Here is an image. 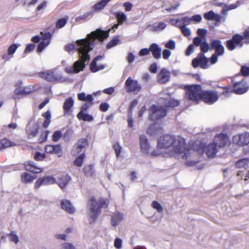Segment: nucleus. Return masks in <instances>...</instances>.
Returning a JSON list of instances; mask_svg holds the SVG:
<instances>
[{
  "label": "nucleus",
  "mask_w": 249,
  "mask_h": 249,
  "mask_svg": "<svg viewBox=\"0 0 249 249\" xmlns=\"http://www.w3.org/2000/svg\"><path fill=\"white\" fill-rule=\"evenodd\" d=\"M110 29L104 31L97 29L88 34L87 37L77 40L76 45L68 44L65 46V50L70 53L76 48L79 53L80 59L75 61L73 66H68L65 69V71L69 74L77 73L83 71L86 66V63L90 59L89 53L93 50L95 45L99 42H103L109 36Z\"/></svg>",
  "instance_id": "obj_1"
},
{
  "label": "nucleus",
  "mask_w": 249,
  "mask_h": 249,
  "mask_svg": "<svg viewBox=\"0 0 249 249\" xmlns=\"http://www.w3.org/2000/svg\"><path fill=\"white\" fill-rule=\"evenodd\" d=\"M169 150L171 156L181 155L183 160H187L190 153L189 148H186L185 139L179 136L164 135L161 136L157 143V149L151 152L153 156H158L163 153L162 150Z\"/></svg>",
  "instance_id": "obj_2"
},
{
  "label": "nucleus",
  "mask_w": 249,
  "mask_h": 249,
  "mask_svg": "<svg viewBox=\"0 0 249 249\" xmlns=\"http://www.w3.org/2000/svg\"><path fill=\"white\" fill-rule=\"evenodd\" d=\"M218 146L213 142L205 147V144L202 142H194L190 146L189 150L190 153L188 156L189 158L185 161V164L188 166H193L196 165L198 161L190 160L191 157L196 155H202L205 152L208 158H213L216 155L217 152V148Z\"/></svg>",
  "instance_id": "obj_3"
},
{
  "label": "nucleus",
  "mask_w": 249,
  "mask_h": 249,
  "mask_svg": "<svg viewBox=\"0 0 249 249\" xmlns=\"http://www.w3.org/2000/svg\"><path fill=\"white\" fill-rule=\"evenodd\" d=\"M109 203V201L107 198H100L97 200L94 197H91L89 207V222L90 223L95 222L100 215L102 208H106Z\"/></svg>",
  "instance_id": "obj_4"
},
{
  "label": "nucleus",
  "mask_w": 249,
  "mask_h": 249,
  "mask_svg": "<svg viewBox=\"0 0 249 249\" xmlns=\"http://www.w3.org/2000/svg\"><path fill=\"white\" fill-rule=\"evenodd\" d=\"M186 97L192 101H198L202 99V92L201 86L199 85H187Z\"/></svg>",
  "instance_id": "obj_5"
},
{
  "label": "nucleus",
  "mask_w": 249,
  "mask_h": 249,
  "mask_svg": "<svg viewBox=\"0 0 249 249\" xmlns=\"http://www.w3.org/2000/svg\"><path fill=\"white\" fill-rule=\"evenodd\" d=\"M38 75L49 82H56L61 79V75L56 71L55 69L40 72L38 73Z\"/></svg>",
  "instance_id": "obj_6"
},
{
  "label": "nucleus",
  "mask_w": 249,
  "mask_h": 249,
  "mask_svg": "<svg viewBox=\"0 0 249 249\" xmlns=\"http://www.w3.org/2000/svg\"><path fill=\"white\" fill-rule=\"evenodd\" d=\"M149 119L152 121L160 119L166 115L167 110L162 107L153 105L150 108Z\"/></svg>",
  "instance_id": "obj_7"
},
{
  "label": "nucleus",
  "mask_w": 249,
  "mask_h": 249,
  "mask_svg": "<svg viewBox=\"0 0 249 249\" xmlns=\"http://www.w3.org/2000/svg\"><path fill=\"white\" fill-rule=\"evenodd\" d=\"M243 37L242 36L236 34L232 36L231 39L227 41L226 47L230 51H233L238 45H239L240 47L243 46Z\"/></svg>",
  "instance_id": "obj_8"
},
{
  "label": "nucleus",
  "mask_w": 249,
  "mask_h": 249,
  "mask_svg": "<svg viewBox=\"0 0 249 249\" xmlns=\"http://www.w3.org/2000/svg\"><path fill=\"white\" fill-rule=\"evenodd\" d=\"M219 99L218 93L213 90L203 91L202 100L208 104H213Z\"/></svg>",
  "instance_id": "obj_9"
},
{
  "label": "nucleus",
  "mask_w": 249,
  "mask_h": 249,
  "mask_svg": "<svg viewBox=\"0 0 249 249\" xmlns=\"http://www.w3.org/2000/svg\"><path fill=\"white\" fill-rule=\"evenodd\" d=\"M125 85L128 92H133L136 94L142 89L138 81L132 79L130 77H129L125 81Z\"/></svg>",
  "instance_id": "obj_10"
},
{
  "label": "nucleus",
  "mask_w": 249,
  "mask_h": 249,
  "mask_svg": "<svg viewBox=\"0 0 249 249\" xmlns=\"http://www.w3.org/2000/svg\"><path fill=\"white\" fill-rule=\"evenodd\" d=\"M232 142L240 146H244L249 144V133L245 132L234 136L232 138Z\"/></svg>",
  "instance_id": "obj_11"
},
{
  "label": "nucleus",
  "mask_w": 249,
  "mask_h": 249,
  "mask_svg": "<svg viewBox=\"0 0 249 249\" xmlns=\"http://www.w3.org/2000/svg\"><path fill=\"white\" fill-rule=\"evenodd\" d=\"M87 145L88 141L86 139H80L73 147L72 155L77 156L83 152L85 153V148Z\"/></svg>",
  "instance_id": "obj_12"
},
{
  "label": "nucleus",
  "mask_w": 249,
  "mask_h": 249,
  "mask_svg": "<svg viewBox=\"0 0 249 249\" xmlns=\"http://www.w3.org/2000/svg\"><path fill=\"white\" fill-rule=\"evenodd\" d=\"M248 90V86L244 79L239 82H235L233 84V91L237 94H242Z\"/></svg>",
  "instance_id": "obj_13"
},
{
  "label": "nucleus",
  "mask_w": 249,
  "mask_h": 249,
  "mask_svg": "<svg viewBox=\"0 0 249 249\" xmlns=\"http://www.w3.org/2000/svg\"><path fill=\"white\" fill-rule=\"evenodd\" d=\"M213 142L220 148L229 144L230 143V140L226 134L220 133L215 136Z\"/></svg>",
  "instance_id": "obj_14"
},
{
  "label": "nucleus",
  "mask_w": 249,
  "mask_h": 249,
  "mask_svg": "<svg viewBox=\"0 0 249 249\" xmlns=\"http://www.w3.org/2000/svg\"><path fill=\"white\" fill-rule=\"evenodd\" d=\"M56 182L55 179L51 176H46L38 178L35 184V187L39 188L42 185H49L54 184Z\"/></svg>",
  "instance_id": "obj_15"
},
{
  "label": "nucleus",
  "mask_w": 249,
  "mask_h": 249,
  "mask_svg": "<svg viewBox=\"0 0 249 249\" xmlns=\"http://www.w3.org/2000/svg\"><path fill=\"white\" fill-rule=\"evenodd\" d=\"M211 47L212 49H214L215 53L219 56L224 54L225 52L224 47L222 44V42L219 39H213L211 41Z\"/></svg>",
  "instance_id": "obj_16"
},
{
  "label": "nucleus",
  "mask_w": 249,
  "mask_h": 249,
  "mask_svg": "<svg viewBox=\"0 0 249 249\" xmlns=\"http://www.w3.org/2000/svg\"><path fill=\"white\" fill-rule=\"evenodd\" d=\"M45 151L46 153L56 154L58 157L62 156V150L60 145H47L45 147Z\"/></svg>",
  "instance_id": "obj_17"
},
{
  "label": "nucleus",
  "mask_w": 249,
  "mask_h": 249,
  "mask_svg": "<svg viewBox=\"0 0 249 249\" xmlns=\"http://www.w3.org/2000/svg\"><path fill=\"white\" fill-rule=\"evenodd\" d=\"M170 75V72L166 69L163 68L158 74L157 80L160 84H165L169 81Z\"/></svg>",
  "instance_id": "obj_18"
},
{
  "label": "nucleus",
  "mask_w": 249,
  "mask_h": 249,
  "mask_svg": "<svg viewBox=\"0 0 249 249\" xmlns=\"http://www.w3.org/2000/svg\"><path fill=\"white\" fill-rule=\"evenodd\" d=\"M140 142L142 152L152 155L151 152L153 151L150 150V146L148 143V140L144 135H141L140 136Z\"/></svg>",
  "instance_id": "obj_19"
},
{
  "label": "nucleus",
  "mask_w": 249,
  "mask_h": 249,
  "mask_svg": "<svg viewBox=\"0 0 249 249\" xmlns=\"http://www.w3.org/2000/svg\"><path fill=\"white\" fill-rule=\"evenodd\" d=\"M204 18L206 20H214L216 22H220L221 20H225V18L222 16L215 14L213 10L209 11L207 13L204 14Z\"/></svg>",
  "instance_id": "obj_20"
},
{
  "label": "nucleus",
  "mask_w": 249,
  "mask_h": 249,
  "mask_svg": "<svg viewBox=\"0 0 249 249\" xmlns=\"http://www.w3.org/2000/svg\"><path fill=\"white\" fill-rule=\"evenodd\" d=\"M74 104V101L72 97H70L67 98L64 102L63 109L64 113L70 114L72 111V107Z\"/></svg>",
  "instance_id": "obj_21"
},
{
  "label": "nucleus",
  "mask_w": 249,
  "mask_h": 249,
  "mask_svg": "<svg viewBox=\"0 0 249 249\" xmlns=\"http://www.w3.org/2000/svg\"><path fill=\"white\" fill-rule=\"evenodd\" d=\"M24 167L26 170L35 173H40L43 171L42 168L38 167L34 161H28L25 162Z\"/></svg>",
  "instance_id": "obj_22"
},
{
  "label": "nucleus",
  "mask_w": 249,
  "mask_h": 249,
  "mask_svg": "<svg viewBox=\"0 0 249 249\" xmlns=\"http://www.w3.org/2000/svg\"><path fill=\"white\" fill-rule=\"evenodd\" d=\"M150 52L152 53L153 57L156 59H160L161 57V48L157 43H153L149 46Z\"/></svg>",
  "instance_id": "obj_23"
},
{
  "label": "nucleus",
  "mask_w": 249,
  "mask_h": 249,
  "mask_svg": "<svg viewBox=\"0 0 249 249\" xmlns=\"http://www.w3.org/2000/svg\"><path fill=\"white\" fill-rule=\"evenodd\" d=\"M102 59V56L98 55L94 58L90 65V69L93 72H96L100 70H103L105 66L104 65H97V61Z\"/></svg>",
  "instance_id": "obj_24"
},
{
  "label": "nucleus",
  "mask_w": 249,
  "mask_h": 249,
  "mask_svg": "<svg viewBox=\"0 0 249 249\" xmlns=\"http://www.w3.org/2000/svg\"><path fill=\"white\" fill-rule=\"evenodd\" d=\"M166 24L163 22L158 23H155L147 26V28L151 32H159L162 31L166 27Z\"/></svg>",
  "instance_id": "obj_25"
},
{
  "label": "nucleus",
  "mask_w": 249,
  "mask_h": 249,
  "mask_svg": "<svg viewBox=\"0 0 249 249\" xmlns=\"http://www.w3.org/2000/svg\"><path fill=\"white\" fill-rule=\"evenodd\" d=\"M38 126L35 124L32 125L30 124L27 125L26 130L29 138L32 139L36 136L38 133Z\"/></svg>",
  "instance_id": "obj_26"
},
{
  "label": "nucleus",
  "mask_w": 249,
  "mask_h": 249,
  "mask_svg": "<svg viewBox=\"0 0 249 249\" xmlns=\"http://www.w3.org/2000/svg\"><path fill=\"white\" fill-rule=\"evenodd\" d=\"M71 177L67 174H63L59 176L57 178V183L59 186L63 189L67 185L68 182L71 180Z\"/></svg>",
  "instance_id": "obj_27"
},
{
  "label": "nucleus",
  "mask_w": 249,
  "mask_h": 249,
  "mask_svg": "<svg viewBox=\"0 0 249 249\" xmlns=\"http://www.w3.org/2000/svg\"><path fill=\"white\" fill-rule=\"evenodd\" d=\"M61 206L63 210L67 213L72 214L75 212V209L71 202L68 200H62L61 202Z\"/></svg>",
  "instance_id": "obj_28"
},
{
  "label": "nucleus",
  "mask_w": 249,
  "mask_h": 249,
  "mask_svg": "<svg viewBox=\"0 0 249 249\" xmlns=\"http://www.w3.org/2000/svg\"><path fill=\"white\" fill-rule=\"evenodd\" d=\"M77 98L81 101L93 103V98L91 94H86L84 92L79 93L77 94Z\"/></svg>",
  "instance_id": "obj_29"
},
{
  "label": "nucleus",
  "mask_w": 249,
  "mask_h": 249,
  "mask_svg": "<svg viewBox=\"0 0 249 249\" xmlns=\"http://www.w3.org/2000/svg\"><path fill=\"white\" fill-rule=\"evenodd\" d=\"M33 90V88L30 87H25L23 88H19L16 89L14 93L16 95H24L31 93Z\"/></svg>",
  "instance_id": "obj_30"
},
{
  "label": "nucleus",
  "mask_w": 249,
  "mask_h": 249,
  "mask_svg": "<svg viewBox=\"0 0 249 249\" xmlns=\"http://www.w3.org/2000/svg\"><path fill=\"white\" fill-rule=\"evenodd\" d=\"M124 215L120 212H116L113 214L111 218L112 225L115 226L119 224L123 219Z\"/></svg>",
  "instance_id": "obj_31"
},
{
  "label": "nucleus",
  "mask_w": 249,
  "mask_h": 249,
  "mask_svg": "<svg viewBox=\"0 0 249 249\" xmlns=\"http://www.w3.org/2000/svg\"><path fill=\"white\" fill-rule=\"evenodd\" d=\"M36 176H32L31 174L24 172L21 175V181L25 183H30L36 178Z\"/></svg>",
  "instance_id": "obj_32"
},
{
  "label": "nucleus",
  "mask_w": 249,
  "mask_h": 249,
  "mask_svg": "<svg viewBox=\"0 0 249 249\" xmlns=\"http://www.w3.org/2000/svg\"><path fill=\"white\" fill-rule=\"evenodd\" d=\"M94 10H91L88 11L82 15L79 16L76 18V20L77 21H80L81 20L85 21L90 19L94 15Z\"/></svg>",
  "instance_id": "obj_33"
},
{
  "label": "nucleus",
  "mask_w": 249,
  "mask_h": 249,
  "mask_svg": "<svg viewBox=\"0 0 249 249\" xmlns=\"http://www.w3.org/2000/svg\"><path fill=\"white\" fill-rule=\"evenodd\" d=\"M77 117L79 120L87 122H91L93 120V117L91 115L86 113L79 112L77 115Z\"/></svg>",
  "instance_id": "obj_34"
},
{
  "label": "nucleus",
  "mask_w": 249,
  "mask_h": 249,
  "mask_svg": "<svg viewBox=\"0 0 249 249\" xmlns=\"http://www.w3.org/2000/svg\"><path fill=\"white\" fill-rule=\"evenodd\" d=\"M199 56L200 57L199 65L200 66V67L204 69L208 68V62L209 61V59L202 53H200L199 54Z\"/></svg>",
  "instance_id": "obj_35"
},
{
  "label": "nucleus",
  "mask_w": 249,
  "mask_h": 249,
  "mask_svg": "<svg viewBox=\"0 0 249 249\" xmlns=\"http://www.w3.org/2000/svg\"><path fill=\"white\" fill-rule=\"evenodd\" d=\"M42 116L45 119L43 126L44 128H47L49 125L50 123V119L51 118V112L47 111L46 112L42 114Z\"/></svg>",
  "instance_id": "obj_36"
},
{
  "label": "nucleus",
  "mask_w": 249,
  "mask_h": 249,
  "mask_svg": "<svg viewBox=\"0 0 249 249\" xmlns=\"http://www.w3.org/2000/svg\"><path fill=\"white\" fill-rule=\"evenodd\" d=\"M107 3H108V2L107 0H102L96 3L93 5V10H94H94H97V11L101 10L103 8H104L107 5Z\"/></svg>",
  "instance_id": "obj_37"
},
{
  "label": "nucleus",
  "mask_w": 249,
  "mask_h": 249,
  "mask_svg": "<svg viewBox=\"0 0 249 249\" xmlns=\"http://www.w3.org/2000/svg\"><path fill=\"white\" fill-rule=\"evenodd\" d=\"M115 16L118 20L119 24H122L126 20V16L123 12H116Z\"/></svg>",
  "instance_id": "obj_38"
},
{
  "label": "nucleus",
  "mask_w": 249,
  "mask_h": 249,
  "mask_svg": "<svg viewBox=\"0 0 249 249\" xmlns=\"http://www.w3.org/2000/svg\"><path fill=\"white\" fill-rule=\"evenodd\" d=\"M85 155L84 152H82V153H80V155L74 161V164L78 167H81L83 164V160L85 159Z\"/></svg>",
  "instance_id": "obj_39"
},
{
  "label": "nucleus",
  "mask_w": 249,
  "mask_h": 249,
  "mask_svg": "<svg viewBox=\"0 0 249 249\" xmlns=\"http://www.w3.org/2000/svg\"><path fill=\"white\" fill-rule=\"evenodd\" d=\"M12 145V142L7 139H3L0 141V150Z\"/></svg>",
  "instance_id": "obj_40"
},
{
  "label": "nucleus",
  "mask_w": 249,
  "mask_h": 249,
  "mask_svg": "<svg viewBox=\"0 0 249 249\" xmlns=\"http://www.w3.org/2000/svg\"><path fill=\"white\" fill-rule=\"evenodd\" d=\"M249 163V159L245 158L237 161L235 163V165L238 168H243L247 166Z\"/></svg>",
  "instance_id": "obj_41"
},
{
  "label": "nucleus",
  "mask_w": 249,
  "mask_h": 249,
  "mask_svg": "<svg viewBox=\"0 0 249 249\" xmlns=\"http://www.w3.org/2000/svg\"><path fill=\"white\" fill-rule=\"evenodd\" d=\"M166 106L175 107L179 105V102L173 99L165 100L164 102Z\"/></svg>",
  "instance_id": "obj_42"
},
{
  "label": "nucleus",
  "mask_w": 249,
  "mask_h": 249,
  "mask_svg": "<svg viewBox=\"0 0 249 249\" xmlns=\"http://www.w3.org/2000/svg\"><path fill=\"white\" fill-rule=\"evenodd\" d=\"M119 41L120 40L118 37H115L107 44V49H110L117 45Z\"/></svg>",
  "instance_id": "obj_43"
},
{
  "label": "nucleus",
  "mask_w": 249,
  "mask_h": 249,
  "mask_svg": "<svg viewBox=\"0 0 249 249\" xmlns=\"http://www.w3.org/2000/svg\"><path fill=\"white\" fill-rule=\"evenodd\" d=\"M209 45L206 41V39H204L202 43L200 45V50L203 53H206L209 50Z\"/></svg>",
  "instance_id": "obj_44"
},
{
  "label": "nucleus",
  "mask_w": 249,
  "mask_h": 249,
  "mask_svg": "<svg viewBox=\"0 0 249 249\" xmlns=\"http://www.w3.org/2000/svg\"><path fill=\"white\" fill-rule=\"evenodd\" d=\"M152 207L156 209L159 213H162L163 211L162 206L157 201H153L152 202Z\"/></svg>",
  "instance_id": "obj_45"
},
{
  "label": "nucleus",
  "mask_w": 249,
  "mask_h": 249,
  "mask_svg": "<svg viewBox=\"0 0 249 249\" xmlns=\"http://www.w3.org/2000/svg\"><path fill=\"white\" fill-rule=\"evenodd\" d=\"M18 48V46L16 44H12L9 47L7 51L8 55L13 57V54L15 53Z\"/></svg>",
  "instance_id": "obj_46"
},
{
  "label": "nucleus",
  "mask_w": 249,
  "mask_h": 249,
  "mask_svg": "<svg viewBox=\"0 0 249 249\" xmlns=\"http://www.w3.org/2000/svg\"><path fill=\"white\" fill-rule=\"evenodd\" d=\"M176 42L173 40H169L165 44V47L170 50H173L176 49Z\"/></svg>",
  "instance_id": "obj_47"
},
{
  "label": "nucleus",
  "mask_w": 249,
  "mask_h": 249,
  "mask_svg": "<svg viewBox=\"0 0 249 249\" xmlns=\"http://www.w3.org/2000/svg\"><path fill=\"white\" fill-rule=\"evenodd\" d=\"M243 2L241 0H237L236 3H232L230 5L225 4V5L229 10L235 9L237 8L239 5L242 4Z\"/></svg>",
  "instance_id": "obj_48"
},
{
  "label": "nucleus",
  "mask_w": 249,
  "mask_h": 249,
  "mask_svg": "<svg viewBox=\"0 0 249 249\" xmlns=\"http://www.w3.org/2000/svg\"><path fill=\"white\" fill-rule=\"evenodd\" d=\"M67 22V19L65 18L59 19L56 23V27L57 28H61L64 27Z\"/></svg>",
  "instance_id": "obj_49"
},
{
  "label": "nucleus",
  "mask_w": 249,
  "mask_h": 249,
  "mask_svg": "<svg viewBox=\"0 0 249 249\" xmlns=\"http://www.w3.org/2000/svg\"><path fill=\"white\" fill-rule=\"evenodd\" d=\"M41 35L42 36V41H48L49 43L50 42L51 39L52 37V35L50 32H41Z\"/></svg>",
  "instance_id": "obj_50"
},
{
  "label": "nucleus",
  "mask_w": 249,
  "mask_h": 249,
  "mask_svg": "<svg viewBox=\"0 0 249 249\" xmlns=\"http://www.w3.org/2000/svg\"><path fill=\"white\" fill-rule=\"evenodd\" d=\"M49 44V41H42L38 45L37 51L41 52L43 51L44 48Z\"/></svg>",
  "instance_id": "obj_51"
},
{
  "label": "nucleus",
  "mask_w": 249,
  "mask_h": 249,
  "mask_svg": "<svg viewBox=\"0 0 249 249\" xmlns=\"http://www.w3.org/2000/svg\"><path fill=\"white\" fill-rule=\"evenodd\" d=\"M182 33L185 36H189L191 34V31L188 27L183 25L180 29Z\"/></svg>",
  "instance_id": "obj_52"
},
{
  "label": "nucleus",
  "mask_w": 249,
  "mask_h": 249,
  "mask_svg": "<svg viewBox=\"0 0 249 249\" xmlns=\"http://www.w3.org/2000/svg\"><path fill=\"white\" fill-rule=\"evenodd\" d=\"M61 137V132L59 130L55 131L53 135V141L54 142H57Z\"/></svg>",
  "instance_id": "obj_53"
},
{
  "label": "nucleus",
  "mask_w": 249,
  "mask_h": 249,
  "mask_svg": "<svg viewBox=\"0 0 249 249\" xmlns=\"http://www.w3.org/2000/svg\"><path fill=\"white\" fill-rule=\"evenodd\" d=\"M9 236L10 238V240L14 242L15 243L17 244L18 242V237L14 231H11L9 234Z\"/></svg>",
  "instance_id": "obj_54"
},
{
  "label": "nucleus",
  "mask_w": 249,
  "mask_h": 249,
  "mask_svg": "<svg viewBox=\"0 0 249 249\" xmlns=\"http://www.w3.org/2000/svg\"><path fill=\"white\" fill-rule=\"evenodd\" d=\"M46 157L44 153H41L39 152H37L34 155V159L37 161H41L43 160Z\"/></svg>",
  "instance_id": "obj_55"
},
{
  "label": "nucleus",
  "mask_w": 249,
  "mask_h": 249,
  "mask_svg": "<svg viewBox=\"0 0 249 249\" xmlns=\"http://www.w3.org/2000/svg\"><path fill=\"white\" fill-rule=\"evenodd\" d=\"M207 33V31L206 29L199 28L197 29V34L198 36H200L201 38L205 39V37L206 36Z\"/></svg>",
  "instance_id": "obj_56"
},
{
  "label": "nucleus",
  "mask_w": 249,
  "mask_h": 249,
  "mask_svg": "<svg viewBox=\"0 0 249 249\" xmlns=\"http://www.w3.org/2000/svg\"><path fill=\"white\" fill-rule=\"evenodd\" d=\"M204 40V39L199 37L196 36L193 39V43L194 46H196V47H198L199 46H200L201 43H202L203 41Z\"/></svg>",
  "instance_id": "obj_57"
},
{
  "label": "nucleus",
  "mask_w": 249,
  "mask_h": 249,
  "mask_svg": "<svg viewBox=\"0 0 249 249\" xmlns=\"http://www.w3.org/2000/svg\"><path fill=\"white\" fill-rule=\"evenodd\" d=\"M93 103H84L81 107V110L79 112L85 113L88 109V108L92 105Z\"/></svg>",
  "instance_id": "obj_58"
},
{
  "label": "nucleus",
  "mask_w": 249,
  "mask_h": 249,
  "mask_svg": "<svg viewBox=\"0 0 249 249\" xmlns=\"http://www.w3.org/2000/svg\"><path fill=\"white\" fill-rule=\"evenodd\" d=\"M180 19L182 22L183 25H184L185 26H186L190 24L192 22L191 18V17L189 18L187 16L182 17Z\"/></svg>",
  "instance_id": "obj_59"
},
{
  "label": "nucleus",
  "mask_w": 249,
  "mask_h": 249,
  "mask_svg": "<svg viewBox=\"0 0 249 249\" xmlns=\"http://www.w3.org/2000/svg\"><path fill=\"white\" fill-rule=\"evenodd\" d=\"M61 249H76L75 247L70 243H64L61 246Z\"/></svg>",
  "instance_id": "obj_60"
},
{
  "label": "nucleus",
  "mask_w": 249,
  "mask_h": 249,
  "mask_svg": "<svg viewBox=\"0 0 249 249\" xmlns=\"http://www.w3.org/2000/svg\"><path fill=\"white\" fill-rule=\"evenodd\" d=\"M113 147L115 151L116 156L117 157H119L121 152L122 147L120 145L119 143H116L114 145Z\"/></svg>",
  "instance_id": "obj_61"
},
{
  "label": "nucleus",
  "mask_w": 249,
  "mask_h": 249,
  "mask_svg": "<svg viewBox=\"0 0 249 249\" xmlns=\"http://www.w3.org/2000/svg\"><path fill=\"white\" fill-rule=\"evenodd\" d=\"M180 6V3L178 2L175 4L172 5L169 7L165 9V10L168 12H172V11L176 10Z\"/></svg>",
  "instance_id": "obj_62"
},
{
  "label": "nucleus",
  "mask_w": 249,
  "mask_h": 249,
  "mask_svg": "<svg viewBox=\"0 0 249 249\" xmlns=\"http://www.w3.org/2000/svg\"><path fill=\"white\" fill-rule=\"evenodd\" d=\"M147 133L150 135H154L156 133V130L155 129V124H153L150 125L147 129Z\"/></svg>",
  "instance_id": "obj_63"
},
{
  "label": "nucleus",
  "mask_w": 249,
  "mask_h": 249,
  "mask_svg": "<svg viewBox=\"0 0 249 249\" xmlns=\"http://www.w3.org/2000/svg\"><path fill=\"white\" fill-rule=\"evenodd\" d=\"M241 72L243 76L249 75V67L242 66L241 69Z\"/></svg>",
  "instance_id": "obj_64"
}]
</instances>
